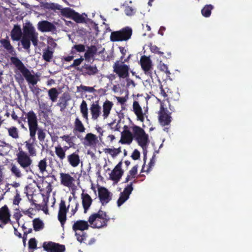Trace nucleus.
Here are the masks:
<instances>
[{
	"label": "nucleus",
	"mask_w": 252,
	"mask_h": 252,
	"mask_svg": "<svg viewBox=\"0 0 252 252\" xmlns=\"http://www.w3.org/2000/svg\"><path fill=\"white\" fill-rule=\"evenodd\" d=\"M0 43L4 49L12 56L10 58L11 63L20 71L28 83L32 85V86H30V88L34 94L38 96L41 92V89L37 86H34L38 81L36 77L31 74L29 69L25 66L18 58L15 57L16 55V51L8 39H1L0 40Z\"/></svg>",
	"instance_id": "1"
},
{
	"label": "nucleus",
	"mask_w": 252,
	"mask_h": 252,
	"mask_svg": "<svg viewBox=\"0 0 252 252\" xmlns=\"http://www.w3.org/2000/svg\"><path fill=\"white\" fill-rule=\"evenodd\" d=\"M23 34L20 26L15 25L11 31L10 36L13 41H21L23 48L28 51L30 50L31 41L34 46H37L38 42V34L34 27L30 22L23 26Z\"/></svg>",
	"instance_id": "2"
},
{
	"label": "nucleus",
	"mask_w": 252,
	"mask_h": 252,
	"mask_svg": "<svg viewBox=\"0 0 252 252\" xmlns=\"http://www.w3.org/2000/svg\"><path fill=\"white\" fill-rule=\"evenodd\" d=\"M110 218L106 212L100 209L96 213L92 214L88 219V222L93 228H100L107 225Z\"/></svg>",
	"instance_id": "3"
},
{
	"label": "nucleus",
	"mask_w": 252,
	"mask_h": 252,
	"mask_svg": "<svg viewBox=\"0 0 252 252\" xmlns=\"http://www.w3.org/2000/svg\"><path fill=\"white\" fill-rule=\"evenodd\" d=\"M29 129L30 138L25 142V147L28 152V155L32 157H34L36 155V150L34 144L36 130L37 129L36 122L29 121Z\"/></svg>",
	"instance_id": "4"
},
{
	"label": "nucleus",
	"mask_w": 252,
	"mask_h": 252,
	"mask_svg": "<svg viewBox=\"0 0 252 252\" xmlns=\"http://www.w3.org/2000/svg\"><path fill=\"white\" fill-rule=\"evenodd\" d=\"M30 156L27 153L24 151L21 147H18V152L16 154L15 160L22 169L26 173H33L31 169L32 159Z\"/></svg>",
	"instance_id": "5"
},
{
	"label": "nucleus",
	"mask_w": 252,
	"mask_h": 252,
	"mask_svg": "<svg viewBox=\"0 0 252 252\" xmlns=\"http://www.w3.org/2000/svg\"><path fill=\"white\" fill-rule=\"evenodd\" d=\"M132 30L130 27H126L121 30L111 32L110 40L112 41H127L131 38Z\"/></svg>",
	"instance_id": "6"
},
{
	"label": "nucleus",
	"mask_w": 252,
	"mask_h": 252,
	"mask_svg": "<svg viewBox=\"0 0 252 252\" xmlns=\"http://www.w3.org/2000/svg\"><path fill=\"white\" fill-rule=\"evenodd\" d=\"M23 114L25 115V117H23V116H22L20 118V119L24 121H26V120L27 119V122L28 125L29 121L30 122H36L37 129L36 130V132L37 133L38 139L40 142L44 141L46 134L42 129L38 127V119L36 114L32 110H30L27 113L24 111Z\"/></svg>",
	"instance_id": "7"
},
{
	"label": "nucleus",
	"mask_w": 252,
	"mask_h": 252,
	"mask_svg": "<svg viewBox=\"0 0 252 252\" xmlns=\"http://www.w3.org/2000/svg\"><path fill=\"white\" fill-rule=\"evenodd\" d=\"M113 72L120 78H127L129 77V66L120 62L116 61L113 65Z\"/></svg>",
	"instance_id": "8"
},
{
	"label": "nucleus",
	"mask_w": 252,
	"mask_h": 252,
	"mask_svg": "<svg viewBox=\"0 0 252 252\" xmlns=\"http://www.w3.org/2000/svg\"><path fill=\"white\" fill-rule=\"evenodd\" d=\"M171 113L161 105L158 112V119L160 125L162 126L170 125L172 121Z\"/></svg>",
	"instance_id": "9"
},
{
	"label": "nucleus",
	"mask_w": 252,
	"mask_h": 252,
	"mask_svg": "<svg viewBox=\"0 0 252 252\" xmlns=\"http://www.w3.org/2000/svg\"><path fill=\"white\" fill-rule=\"evenodd\" d=\"M42 247L47 252H63L65 250L64 245L52 241L44 242Z\"/></svg>",
	"instance_id": "10"
},
{
	"label": "nucleus",
	"mask_w": 252,
	"mask_h": 252,
	"mask_svg": "<svg viewBox=\"0 0 252 252\" xmlns=\"http://www.w3.org/2000/svg\"><path fill=\"white\" fill-rule=\"evenodd\" d=\"M140 64L144 73L152 78L153 65L150 58L145 56H142L140 59Z\"/></svg>",
	"instance_id": "11"
},
{
	"label": "nucleus",
	"mask_w": 252,
	"mask_h": 252,
	"mask_svg": "<svg viewBox=\"0 0 252 252\" xmlns=\"http://www.w3.org/2000/svg\"><path fill=\"white\" fill-rule=\"evenodd\" d=\"M10 217V211L6 205L0 208V228H3L11 221Z\"/></svg>",
	"instance_id": "12"
},
{
	"label": "nucleus",
	"mask_w": 252,
	"mask_h": 252,
	"mask_svg": "<svg viewBox=\"0 0 252 252\" xmlns=\"http://www.w3.org/2000/svg\"><path fill=\"white\" fill-rule=\"evenodd\" d=\"M69 205L66 207L65 202L63 200H61L59 204V210L58 212V218L63 227L65 223L66 220V213L68 211Z\"/></svg>",
	"instance_id": "13"
},
{
	"label": "nucleus",
	"mask_w": 252,
	"mask_h": 252,
	"mask_svg": "<svg viewBox=\"0 0 252 252\" xmlns=\"http://www.w3.org/2000/svg\"><path fill=\"white\" fill-rule=\"evenodd\" d=\"M133 189L132 183H130L124 189V191L121 192L120 197L117 201L118 206H121L129 198V195Z\"/></svg>",
	"instance_id": "14"
},
{
	"label": "nucleus",
	"mask_w": 252,
	"mask_h": 252,
	"mask_svg": "<svg viewBox=\"0 0 252 252\" xmlns=\"http://www.w3.org/2000/svg\"><path fill=\"white\" fill-rule=\"evenodd\" d=\"M111 193L104 187L98 189V197L102 205L108 203L111 200Z\"/></svg>",
	"instance_id": "15"
},
{
	"label": "nucleus",
	"mask_w": 252,
	"mask_h": 252,
	"mask_svg": "<svg viewBox=\"0 0 252 252\" xmlns=\"http://www.w3.org/2000/svg\"><path fill=\"white\" fill-rule=\"evenodd\" d=\"M38 29L41 32H54L57 31L56 26L53 23L46 20L38 22Z\"/></svg>",
	"instance_id": "16"
},
{
	"label": "nucleus",
	"mask_w": 252,
	"mask_h": 252,
	"mask_svg": "<svg viewBox=\"0 0 252 252\" xmlns=\"http://www.w3.org/2000/svg\"><path fill=\"white\" fill-rule=\"evenodd\" d=\"M124 130L121 133V138L120 142L122 144H130L133 139L132 133L128 129V126H124Z\"/></svg>",
	"instance_id": "17"
},
{
	"label": "nucleus",
	"mask_w": 252,
	"mask_h": 252,
	"mask_svg": "<svg viewBox=\"0 0 252 252\" xmlns=\"http://www.w3.org/2000/svg\"><path fill=\"white\" fill-rule=\"evenodd\" d=\"M90 110L92 115V119L93 120H97L101 113V107L99 105L98 101L93 102L90 106Z\"/></svg>",
	"instance_id": "18"
},
{
	"label": "nucleus",
	"mask_w": 252,
	"mask_h": 252,
	"mask_svg": "<svg viewBox=\"0 0 252 252\" xmlns=\"http://www.w3.org/2000/svg\"><path fill=\"white\" fill-rule=\"evenodd\" d=\"M79 150H77L74 153L68 155L67 156V160L69 164L73 167H76L78 166L80 162V157L78 155Z\"/></svg>",
	"instance_id": "19"
},
{
	"label": "nucleus",
	"mask_w": 252,
	"mask_h": 252,
	"mask_svg": "<svg viewBox=\"0 0 252 252\" xmlns=\"http://www.w3.org/2000/svg\"><path fill=\"white\" fill-rule=\"evenodd\" d=\"M132 108L133 111L137 117V120L141 122H143L144 121V114L138 101H134Z\"/></svg>",
	"instance_id": "20"
},
{
	"label": "nucleus",
	"mask_w": 252,
	"mask_h": 252,
	"mask_svg": "<svg viewBox=\"0 0 252 252\" xmlns=\"http://www.w3.org/2000/svg\"><path fill=\"white\" fill-rule=\"evenodd\" d=\"M60 179L61 184L65 187L68 188L71 187L73 182L74 181L73 177L71 176L68 173H60Z\"/></svg>",
	"instance_id": "21"
},
{
	"label": "nucleus",
	"mask_w": 252,
	"mask_h": 252,
	"mask_svg": "<svg viewBox=\"0 0 252 252\" xmlns=\"http://www.w3.org/2000/svg\"><path fill=\"white\" fill-rule=\"evenodd\" d=\"M81 71L82 72L83 75H94L97 73L98 70L95 65H91L90 64H85L82 66Z\"/></svg>",
	"instance_id": "22"
},
{
	"label": "nucleus",
	"mask_w": 252,
	"mask_h": 252,
	"mask_svg": "<svg viewBox=\"0 0 252 252\" xmlns=\"http://www.w3.org/2000/svg\"><path fill=\"white\" fill-rule=\"evenodd\" d=\"M88 222V221L83 220H77L74 223L72 226V229L75 232L78 230L84 231L85 230H87L89 227Z\"/></svg>",
	"instance_id": "23"
},
{
	"label": "nucleus",
	"mask_w": 252,
	"mask_h": 252,
	"mask_svg": "<svg viewBox=\"0 0 252 252\" xmlns=\"http://www.w3.org/2000/svg\"><path fill=\"white\" fill-rule=\"evenodd\" d=\"M81 198L84 213H86L92 203L93 199L87 193H82Z\"/></svg>",
	"instance_id": "24"
},
{
	"label": "nucleus",
	"mask_w": 252,
	"mask_h": 252,
	"mask_svg": "<svg viewBox=\"0 0 252 252\" xmlns=\"http://www.w3.org/2000/svg\"><path fill=\"white\" fill-rule=\"evenodd\" d=\"M97 49L95 45H91L88 47L87 50L84 54V57L85 60L90 61V59L94 57V56L96 54Z\"/></svg>",
	"instance_id": "25"
},
{
	"label": "nucleus",
	"mask_w": 252,
	"mask_h": 252,
	"mask_svg": "<svg viewBox=\"0 0 252 252\" xmlns=\"http://www.w3.org/2000/svg\"><path fill=\"white\" fill-rule=\"evenodd\" d=\"M113 103L109 100H106L103 104V119H106L110 114V111L113 107Z\"/></svg>",
	"instance_id": "26"
},
{
	"label": "nucleus",
	"mask_w": 252,
	"mask_h": 252,
	"mask_svg": "<svg viewBox=\"0 0 252 252\" xmlns=\"http://www.w3.org/2000/svg\"><path fill=\"white\" fill-rule=\"evenodd\" d=\"M8 135L14 140L18 139L20 137V133L18 128L15 126H11L6 128Z\"/></svg>",
	"instance_id": "27"
},
{
	"label": "nucleus",
	"mask_w": 252,
	"mask_h": 252,
	"mask_svg": "<svg viewBox=\"0 0 252 252\" xmlns=\"http://www.w3.org/2000/svg\"><path fill=\"white\" fill-rule=\"evenodd\" d=\"M53 57V51L51 50L50 47L43 50L42 58L44 60L47 62H50Z\"/></svg>",
	"instance_id": "28"
},
{
	"label": "nucleus",
	"mask_w": 252,
	"mask_h": 252,
	"mask_svg": "<svg viewBox=\"0 0 252 252\" xmlns=\"http://www.w3.org/2000/svg\"><path fill=\"white\" fill-rule=\"evenodd\" d=\"M80 112L82 115V117L88 122V109L87 104L85 100H83L80 106Z\"/></svg>",
	"instance_id": "29"
},
{
	"label": "nucleus",
	"mask_w": 252,
	"mask_h": 252,
	"mask_svg": "<svg viewBox=\"0 0 252 252\" xmlns=\"http://www.w3.org/2000/svg\"><path fill=\"white\" fill-rule=\"evenodd\" d=\"M74 125L75 130L78 131L80 133H83L85 131L86 128L78 117L76 118Z\"/></svg>",
	"instance_id": "30"
},
{
	"label": "nucleus",
	"mask_w": 252,
	"mask_h": 252,
	"mask_svg": "<svg viewBox=\"0 0 252 252\" xmlns=\"http://www.w3.org/2000/svg\"><path fill=\"white\" fill-rule=\"evenodd\" d=\"M135 140L137 141L139 146L143 148L146 146L148 142V135L146 133L143 135L136 137Z\"/></svg>",
	"instance_id": "31"
},
{
	"label": "nucleus",
	"mask_w": 252,
	"mask_h": 252,
	"mask_svg": "<svg viewBox=\"0 0 252 252\" xmlns=\"http://www.w3.org/2000/svg\"><path fill=\"white\" fill-rule=\"evenodd\" d=\"M55 153L60 160H63L64 159L66 155L64 149L61 145H58L57 146L55 147Z\"/></svg>",
	"instance_id": "32"
},
{
	"label": "nucleus",
	"mask_w": 252,
	"mask_h": 252,
	"mask_svg": "<svg viewBox=\"0 0 252 252\" xmlns=\"http://www.w3.org/2000/svg\"><path fill=\"white\" fill-rule=\"evenodd\" d=\"M38 104L40 109L38 111L39 115H45L50 111V108L47 102H39Z\"/></svg>",
	"instance_id": "33"
},
{
	"label": "nucleus",
	"mask_w": 252,
	"mask_h": 252,
	"mask_svg": "<svg viewBox=\"0 0 252 252\" xmlns=\"http://www.w3.org/2000/svg\"><path fill=\"white\" fill-rule=\"evenodd\" d=\"M214 8L212 4H207L201 10V14L205 17H209L211 14V11Z\"/></svg>",
	"instance_id": "34"
},
{
	"label": "nucleus",
	"mask_w": 252,
	"mask_h": 252,
	"mask_svg": "<svg viewBox=\"0 0 252 252\" xmlns=\"http://www.w3.org/2000/svg\"><path fill=\"white\" fill-rule=\"evenodd\" d=\"M37 166L40 172L43 174L45 172L47 171L46 168L48 166L47 159L44 158L43 159L40 160L38 163Z\"/></svg>",
	"instance_id": "35"
},
{
	"label": "nucleus",
	"mask_w": 252,
	"mask_h": 252,
	"mask_svg": "<svg viewBox=\"0 0 252 252\" xmlns=\"http://www.w3.org/2000/svg\"><path fill=\"white\" fill-rule=\"evenodd\" d=\"M133 137L136 139V137L143 135L145 133L143 129L137 126H134L132 127Z\"/></svg>",
	"instance_id": "36"
},
{
	"label": "nucleus",
	"mask_w": 252,
	"mask_h": 252,
	"mask_svg": "<svg viewBox=\"0 0 252 252\" xmlns=\"http://www.w3.org/2000/svg\"><path fill=\"white\" fill-rule=\"evenodd\" d=\"M85 51V46L83 44L74 45L72 47L70 54L74 55L76 52H83Z\"/></svg>",
	"instance_id": "37"
},
{
	"label": "nucleus",
	"mask_w": 252,
	"mask_h": 252,
	"mask_svg": "<svg viewBox=\"0 0 252 252\" xmlns=\"http://www.w3.org/2000/svg\"><path fill=\"white\" fill-rule=\"evenodd\" d=\"M59 92L56 88H53L48 91V95L52 102H55L59 95Z\"/></svg>",
	"instance_id": "38"
},
{
	"label": "nucleus",
	"mask_w": 252,
	"mask_h": 252,
	"mask_svg": "<svg viewBox=\"0 0 252 252\" xmlns=\"http://www.w3.org/2000/svg\"><path fill=\"white\" fill-rule=\"evenodd\" d=\"M96 139V135L92 133L87 134L85 137V140L88 142V145L90 146L95 143Z\"/></svg>",
	"instance_id": "39"
},
{
	"label": "nucleus",
	"mask_w": 252,
	"mask_h": 252,
	"mask_svg": "<svg viewBox=\"0 0 252 252\" xmlns=\"http://www.w3.org/2000/svg\"><path fill=\"white\" fill-rule=\"evenodd\" d=\"M33 227L35 231H39L43 228L44 224L39 219H35L33 220Z\"/></svg>",
	"instance_id": "40"
},
{
	"label": "nucleus",
	"mask_w": 252,
	"mask_h": 252,
	"mask_svg": "<svg viewBox=\"0 0 252 252\" xmlns=\"http://www.w3.org/2000/svg\"><path fill=\"white\" fill-rule=\"evenodd\" d=\"M10 171L13 175L17 178H21L23 174L20 169L15 164H12L11 165Z\"/></svg>",
	"instance_id": "41"
},
{
	"label": "nucleus",
	"mask_w": 252,
	"mask_h": 252,
	"mask_svg": "<svg viewBox=\"0 0 252 252\" xmlns=\"http://www.w3.org/2000/svg\"><path fill=\"white\" fill-rule=\"evenodd\" d=\"M61 138L68 144L69 147L74 148L75 144L73 139L75 138V136L70 137L69 135H64L61 137Z\"/></svg>",
	"instance_id": "42"
},
{
	"label": "nucleus",
	"mask_w": 252,
	"mask_h": 252,
	"mask_svg": "<svg viewBox=\"0 0 252 252\" xmlns=\"http://www.w3.org/2000/svg\"><path fill=\"white\" fill-rule=\"evenodd\" d=\"M104 152L105 153L109 154L112 157L114 158L121 153V149L120 147L117 149L105 148L104 150Z\"/></svg>",
	"instance_id": "43"
},
{
	"label": "nucleus",
	"mask_w": 252,
	"mask_h": 252,
	"mask_svg": "<svg viewBox=\"0 0 252 252\" xmlns=\"http://www.w3.org/2000/svg\"><path fill=\"white\" fill-rule=\"evenodd\" d=\"M60 10L62 16L69 18H71L72 14L74 11V10L69 7H66L63 8H61Z\"/></svg>",
	"instance_id": "44"
},
{
	"label": "nucleus",
	"mask_w": 252,
	"mask_h": 252,
	"mask_svg": "<svg viewBox=\"0 0 252 252\" xmlns=\"http://www.w3.org/2000/svg\"><path fill=\"white\" fill-rule=\"evenodd\" d=\"M71 19L77 23H82L85 22L84 17L75 11H74Z\"/></svg>",
	"instance_id": "45"
},
{
	"label": "nucleus",
	"mask_w": 252,
	"mask_h": 252,
	"mask_svg": "<svg viewBox=\"0 0 252 252\" xmlns=\"http://www.w3.org/2000/svg\"><path fill=\"white\" fill-rule=\"evenodd\" d=\"M124 171H118L117 170L115 171L114 173H113V170L112 171L111 174H110V177L111 179L113 181H118L120 180L121 178L122 177Z\"/></svg>",
	"instance_id": "46"
},
{
	"label": "nucleus",
	"mask_w": 252,
	"mask_h": 252,
	"mask_svg": "<svg viewBox=\"0 0 252 252\" xmlns=\"http://www.w3.org/2000/svg\"><path fill=\"white\" fill-rule=\"evenodd\" d=\"M75 236L78 241L80 243L84 242L87 237V234L84 231H80L79 232H75Z\"/></svg>",
	"instance_id": "47"
},
{
	"label": "nucleus",
	"mask_w": 252,
	"mask_h": 252,
	"mask_svg": "<svg viewBox=\"0 0 252 252\" xmlns=\"http://www.w3.org/2000/svg\"><path fill=\"white\" fill-rule=\"evenodd\" d=\"M78 92H88L90 93H94L95 91V90L92 87H88L83 85H81L79 87H77Z\"/></svg>",
	"instance_id": "48"
},
{
	"label": "nucleus",
	"mask_w": 252,
	"mask_h": 252,
	"mask_svg": "<svg viewBox=\"0 0 252 252\" xmlns=\"http://www.w3.org/2000/svg\"><path fill=\"white\" fill-rule=\"evenodd\" d=\"M44 7L48 9L52 10H60L61 6L58 4L54 3H46L44 5Z\"/></svg>",
	"instance_id": "49"
},
{
	"label": "nucleus",
	"mask_w": 252,
	"mask_h": 252,
	"mask_svg": "<svg viewBox=\"0 0 252 252\" xmlns=\"http://www.w3.org/2000/svg\"><path fill=\"white\" fill-rule=\"evenodd\" d=\"M149 47L152 53L157 54L160 56H162L164 55V53L160 51L159 48L156 45H153L152 43H150L149 45Z\"/></svg>",
	"instance_id": "50"
},
{
	"label": "nucleus",
	"mask_w": 252,
	"mask_h": 252,
	"mask_svg": "<svg viewBox=\"0 0 252 252\" xmlns=\"http://www.w3.org/2000/svg\"><path fill=\"white\" fill-rule=\"evenodd\" d=\"M28 246L30 250H34L37 249V241L35 238H31L29 241Z\"/></svg>",
	"instance_id": "51"
},
{
	"label": "nucleus",
	"mask_w": 252,
	"mask_h": 252,
	"mask_svg": "<svg viewBox=\"0 0 252 252\" xmlns=\"http://www.w3.org/2000/svg\"><path fill=\"white\" fill-rule=\"evenodd\" d=\"M83 58L81 57L79 59H77L74 60L73 63L70 65L66 67L65 68L66 69H69L72 67H76L79 65L83 61Z\"/></svg>",
	"instance_id": "52"
},
{
	"label": "nucleus",
	"mask_w": 252,
	"mask_h": 252,
	"mask_svg": "<svg viewBox=\"0 0 252 252\" xmlns=\"http://www.w3.org/2000/svg\"><path fill=\"white\" fill-rule=\"evenodd\" d=\"M159 69L161 71L165 72L167 75L170 74V72L168 70V66L164 64V63H161V62L159 63Z\"/></svg>",
	"instance_id": "53"
},
{
	"label": "nucleus",
	"mask_w": 252,
	"mask_h": 252,
	"mask_svg": "<svg viewBox=\"0 0 252 252\" xmlns=\"http://www.w3.org/2000/svg\"><path fill=\"white\" fill-rule=\"evenodd\" d=\"M138 166H134L132 169L129 171V174L131 176V178H135L137 173Z\"/></svg>",
	"instance_id": "54"
},
{
	"label": "nucleus",
	"mask_w": 252,
	"mask_h": 252,
	"mask_svg": "<svg viewBox=\"0 0 252 252\" xmlns=\"http://www.w3.org/2000/svg\"><path fill=\"white\" fill-rule=\"evenodd\" d=\"M119 49L120 50V51L121 53L122 54V56L120 57V61H122L123 60V59H124L125 56L126 55L127 51L125 48V47H122V46H120L119 47Z\"/></svg>",
	"instance_id": "55"
},
{
	"label": "nucleus",
	"mask_w": 252,
	"mask_h": 252,
	"mask_svg": "<svg viewBox=\"0 0 252 252\" xmlns=\"http://www.w3.org/2000/svg\"><path fill=\"white\" fill-rule=\"evenodd\" d=\"M140 153L137 149L134 150L133 153L131 156V158L134 160L138 159L140 158Z\"/></svg>",
	"instance_id": "56"
},
{
	"label": "nucleus",
	"mask_w": 252,
	"mask_h": 252,
	"mask_svg": "<svg viewBox=\"0 0 252 252\" xmlns=\"http://www.w3.org/2000/svg\"><path fill=\"white\" fill-rule=\"evenodd\" d=\"M125 12L126 15L130 16L133 14V9L131 7L127 6L125 8Z\"/></svg>",
	"instance_id": "57"
},
{
	"label": "nucleus",
	"mask_w": 252,
	"mask_h": 252,
	"mask_svg": "<svg viewBox=\"0 0 252 252\" xmlns=\"http://www.w3.org/2000/svg\"><path fill=\"white\" fill-rule=\"evenodd\" d=\"M21 200V198H20V194L19 193H18V191H17V193L14 197L13 203L14 205H18Z\"/></svg>",
	"instance_id": "58"
},
{
	"label": "nucleus",
	"mask_w": 252,
	"mask_h": 252,
	"mask_svg": "<svg viewBox=\"0 0 252 252\" xmlns=\"http://www.w3.org/2000/svg\"><path fill=\"white\" fill-rule=\"evenodd\" d=\"M67 100H64L63 101L60 102L58 103V105L60 106L61 109V110L64 109L67 105Z\"/></svg>",
	"instance_id": "59"
},
{
	"label": "nucleus",
	"mask_w": 252,
	"mask_h": 252,
	"mask_svg": "<svg viewBox=\"0 0 252 252\" xmlns=\"http://www.w3.org/2000/svg\"><path fill=\"white\" fill-rule=\"evenodd\" d=\"M122 161L119 162L118 164L115 167V168H114L113 169V173H114V172H115L116 170L117 171H123V170L121 169V167H122Z\"/></svg>",
	"instance_id": "60"
},
{
	"label": "nucleus",
	"mask_w": 252,
	"mask_h": 252,
	"mask_svg": "<svg viewBox=\"0 0 252 252\" xmlns=\"http://www.w3.org/2000/svg\"><path fill=\"white\" fill-rule=\"evenodd\" d=\"M155 156H154L152 159H151L149 163V167L148 168V169L147 170V172H149L150 170H151V168H152V167L153 166H154V164H155V159H154V158H155Z\"/></svg>",
	"instance_id": "61"
},
{
	"label": "nucleus",
	"mask_w": 252,
	"mask_h": 252,
	"mask_svg": "<svg viewBox=\"0 0 252 252\" xmlns=\"http://www.w3.org/2000/svg\"><path fill=\"white\" fill-rule=\"evenodd\" d=\"M11 117L14 120L18 121V124H21V121L20 120H18V117L17 116V115L16 114L15 112L14 111H13L12 112Z\"/></svg>",
	"instance_id": "62"
},
{
	"label": "nucleus",
	"mask_w": 252,
	"mask_h": 252,
	"mask_svg": "<svg viewBox=\"0 0 252 252\" xmlns=\"http://www.w3.org/2000/svg\"><path fill=\"white\" fill-rule=\"evenodd\" d=\"M160 95L163 97V98H166L167 96V95L166 93H165L164 90L163 88V87L162 85L160 86Z\"/></svg>",
	"instance_id": "63"
},
{
	"label": "nucleus",
	"mask_w": 252,
	"mask_h": 252,
	"mask_svg": "<svg viewBox=\"0 0 252 252\" xmlns=\"http://www.w3.org/2000/svg\"><path fill=\"white\" fill-rule=\"evenodd\" d=\"M73 55H72V56H68L66 57H64L62 59L66 62H70V61H72L74 58V56Z\"/></svg>",
	"instance_id": "64"
}]
</instances>
